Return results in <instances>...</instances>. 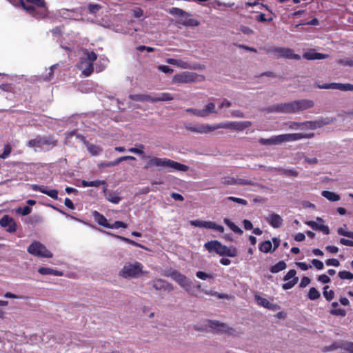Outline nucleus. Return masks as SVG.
<instances>
[{
    "label": "nucleus",
    "mask_w": 353,
    "mask_h": 353,
    "mask_svg": "<svg viewBox=\"0 0 353 353\" xmlns=\"http://www.w3.org/2000/svg\"><path fill=\"white\" fill-rule=\"evenodd\" d=\"M21 6L29 14L37 19L43 18L46 16V12H39L34 6H27L23 0H20Z\"/></svg>",
    "instance_id": "nucleus-15"
},
{
    "label": "nucleus",
    "mask_w": 353,
    "mask_h": 353,
    "mask_svg": "<svg viewBox=\"0 0 353 353\" xmlns=\"http://www.w3.org/2000/svg\"><path fill=\"white\" fill-rule=\"evenodd\" d=\"M224 185H236V179L234 177L227 176L225 177L222 181Z\"/></svg>",
    "instance_id": "nucleus-64"
},
{
    "label": "nucleus",
    "mask_w": 353,
    "mask_h": 353,
    "mask_svg": "<svg viewBox=\"0 0 353 353\" xmlns=\"http://www.w3.org/2000/svg\"><path fill=\"white\" fill-rule=\"evenodd\" d=\"M181 23L185 26H197L199 25V21L195 19L185 17V19Z\"/></svg>",
    "instance_id": "nucleus-43"
},
{
    "label": "nucleus",
    "mask_w": 353,
    "mask_h": 353,
    "mask_svg": "<svg viewBox=\"0 0 353 353\" xmlns=\"http://www.w3.org/2000/svg\"><path fill=\"white\" fill-rule=\"evenodd\" d=\"M126 160L134 161V160H136V158L132 156H124V157H119V158L115 159L114 161H112V163L110 164L115 166V165H117L121 162H122L123 161H126Z\"/></svg>",
    "instance_id": "nucleus-50"
},
{
    "label": "nucleus",
    "mask_w": 353,
    "mask_h": 353,
    "mask_svg": "<svg viewBox=\"0 0 353 353\" xmlns=\"http://www.w3.org/2000/svg\"><path fill=\"white\" fill-rule=\"evenodd\" d=\"M316 86L320 89H334L341 91H353V84L349 83H330L322 85L318 84Z\"/></svg>",
    "instance_id": "nucleus-10"
},
{
    "label": "nucleus",
    "mask_w": 353,
    "mask_h": 353,
    "mask_svg": "<svg viewBox=\"0 0 353 353\" xmlns=\"http://www.w3.org/2000/svg\"><path fill=\"white\" fill-rule=\"evenodd\" d=\"M294 103L296 112L311 108L314 105L313 101L309 99L296 100Z\"/></svg>",
    "instance_id": "nucleus-20"
},
{
    "label": "nucleus",
    "mask_w": 353,
    "mask_h": 353,
    "mask_svg": "<svg viewBox=\"0 0 353 353\" xmlns=\"http://www.w3.org/2000/svg\"><path fill=\"white\" fill-rule=\"evenodd\" d=\"M196 74L190 72H183L173 77V82L180 83H188L196 81Z\"/></svg>",
    "instance_id": "nucleus-9"
},
{
    "label": "nucleus",
    "mask_w": 353,
    "mask_h": 353,
    "mask_svg": "<svg viewBox=\"0 0 353 353\" xmlns=\"http://www.w3.org/2000/svg\"><path fill=\"white\" fill-rule=\"evenodd\" d=\"M79 68L82 71L84 76H90L94 71V66L92 63L85 61V59H81Z\"/></svg>",
    "instance_id": "nucleus-18"
},
{
    "label": "nucleus",
    "mask_w": 353,
    "mask_h": 353,
    "mask_svg": "<svg viewBox=\"0 0 353 353\" xmlns=\"http://www.w3.org/2000/svg\"><path fill=\"white\" fill-rule=\"evenodd\" d=\"M105 198L108 201L114 204L119 203L121 200V198L113 192L105 193Z\"/></svg>",
    "instance_id": "nucleus-40"
},
{
    "label": "nucleus",
    "mask_w": 353,
    "mask_h": 353,
    "mask_svg": "<svg viewBox=\"0 0 353 353\" xmlns=\"http://www.w3.org/2000/svg\"><path fill=\"white\" fill-rule=\"evenodd\" d=\"M152 167L170 168L176 170L186 172L189 167L167 158L152 157L145 164L144 168Z\"/></svg>",
    "instance_id": "nucleus-1"
},
{
    "label": "nucleus",
    "mask_w": 353,
    "mask_h": 353,
    "mask_svg": "<svg viewBox=\"0 0 353 353\" xmlns=\"http://www.w3.org/2000/svg\"><path fill=\"white\" fill-rule=\"evenodd\" d=\"M163 275L167 277H171L186 292L190 293L192 282L186 276L175 270H167L164 272Z\"/></svg>",
    "instance_id": "nucleus-5"
},
{
    "label": "nucleus",
    "mask_w": 353,
    "mask_h": 353,
    "mask_svg": "<svg viewBox=\"0 0 353 353\" xmlns=\"http://www.w3.org/2000/svg\"><path fill=\"white\" fill-rule=\"evenodd\" d=\"M101 9V6L99 4L90 3L88 5V10L90 14H96Z\"/></svg>",
    "instance_id": "nucleus-58"
},
{
    "label": "nucleus",
    "mask_w": 353,
    "mask_h": 353,
    "mask_svg": "<svg viewBox=\"0 0 353 353\" xmlns=\"http://www.w3.org/2000/svg\"><path fill=\"white\" fill-rule=\"evenodd\" d=\"M335 121H336L335 118H330V117L320 118L318 120L314 121L315 129L320 128L324 125L332 123Z\"/></svg>",
    "instance_id": "nucleus-29"
},
{
    "label": "nucleus",
    "mask_w": 353,
    "mask_h": 353,
    "mask_svg": "<svg viewBox=\"0 0 353 353\" xmlns=\"http://www.w3.org/2000/svg\"><path fill=\"white\" fill-rule=\"evenodd\" d=\"M109 226L108 229L126 228L128 227L126 223L121 221H116L113 224H109Z\"/></svg>",
    "instance_id": "nucleus-56"
},
{
    "label": "nucleus",
    "mask_w": 353,
    "mask_h": 353,
    "mask_svg": "<svg viewBox=\"0 0 353 353\" xmlns=\"http://www.w3.org/2000/svg\"><path fill=\"white\" fill-rule=\"evenodd\" d=\"M57 144V140L52 136L41 137L38 136L33 139H30L28 141L27 145L30 148H40L41 150H49L52 148L55 147Z\"/></svg>",
    "instance_id": "nucleus-3"
},
{
    "label": "nucleus",
    "mask_w": 353,
    "mask_h": 353,
    "mask_svg": "<svg viewBox=\"0 0 353 353\" xmlns=\"http://www.w3.org/2000/svg\"><path fill=\"white\" fill-rule=\"evenodd\" d=\"M272 244L270 241H263L259 245V250L261 252H265V253H268V252H273L272 250Z\"/></svg>",
    "instance_id": "nucleus-41"
},
{
    "label": "nucleus",
    "mask_w": 353,
    "mask_h": 353,
    "mask_svg": "<svg viewBox=\"0 0 353 353\" xmlns=\"http://www.w3.org/2000/svg\"><path fill=\"white\" fill-rule=\"evenodd\" d=\"M170 13L176 15L180 17H190V14H188L185 11H183L182 9H180L179 8H172L170 10Z\"/></svg>",
    "instance_id": "nucleus-44"
},
{
    "label": "nucleus",
    "mask_w": 353,
    "mask_h": 353,
    "mask_svg": "<svg viewBox=\"0 0 353 353\" xmlns=\"http://www.w3.org/2000/svg\"><path fill=\"white\" fill-rule=\"evenodd\" d=\"M339 347L349 353H353V342L343 343Z\"/></svg>",
    "instance_id": "nucleus-53"
},
{
    "label": "nucleus",
    "mask_w": 353,
    "mask_h": 353,
    "mask_svg": "<svg viewBox=\"0 0 353 353\" xmlns=\"http://www.w3.org/2000/svg\"><path fill=\"white\" fill-rule=\"evenodd\" d=\"M296 272L292 269L288 272L283 277L284 281H289L288 282L283 284L282 288L283 290H289L292 288L298 282L299 278L296 276Z\"/></svg>",
    "instance_id": "nucleus-12"
},
{
    "label": "nucleus",
    "mask_w": 353,
    "mask_h": 353,
    "mask_svg": "<svg viewBox=\"0 0 353 353\" xmlns=\"http://www.w3.org/2000/svg\"><path fill=\"white\" fill-rule=\"evenodd\" d=\"M93 217L94 219V221L101 226H103L105 228H108L109 224L108 223L107 219L103 216L102 214L97 211H94L92 212Z\"/></svg>",
    "instance_id": "nucleus-25"
},
{
    "label": "nucleus",
    "mask_w": 353,
    "mask_h": 353,
    "mask_svg": "<svg viewBox=\"0 0 353 353\" xmlns=\"http://www.w3.org/2000/svg\"><path fill=\"white\" fill-rule=\"evenodd\" d=\"M202 111L204 112L203 117H208L209 114L212 113H217L216 111L215 104L213 103H209L205 105V108L202 109Z\"/></svg>",
    "instance_id": "nucleus-39"
},
{
    "label": "nucleus",
    "mask_w": 353,
    "mask_h": 353,
    "mask_svg": "<svg viewBox=\"0 0 353 353\" xmlns=\"http://www.w3.org/2000/svg\"><path fill=\"white\" fill-rule=\"evenodd\" d=\"M228 200L229 201H232L234 202H236L237 203H239V204H241V205H246L248 204V201L243 199H241V198H237V197H234V196H228L227 198Z\"/></svg>",
    "instance_id": "nucleus-63"
},
{
    "label": "nucleus",
    "mask_w": 353,
    "mask_h": 353,
    "mask_svg": "<svg viewBox=\"0 0 353 353\" xmlns=\"http://www.w3.org/2000/svg\"><path fill=\"white\" fill-rule=\"evenodd\" d=\"M295 105L296 103H294V101L288 103H279L270 106L268 108V111L270 112L283 114L296 113Z\"/></svg>",
    "instance_id": "nucleus-8"
},
{
    "label": "nucleus",
    "mask_w": 353,
    "mask_h": 353,
    "mask_svg": "<svg viewBox=\"0 0 353 353\" xmlns=\"http://www.w3.org/2000/svg\"><path fill=\"white\" fill-rule=\"evenodd\" d=\"M251 125H252V122L249 121H232L231 129L238 130V131H241Z\"/></svg>",
    "instance_id": "nucleus-26"
},
{
    "label": "nucleus",
    "mask_w": 353,
    "mask_h": 353,
    "mask_svg": "<svg viewBox=\"0 0 353 353\" xmlns=\"http://www.w3.org/2000/svg\"><path fill=\"white\" fill-rule=\"evenodd\" d=\"M329 57L327 54L316 52L314 50H311L305 52L303 57L307 60H321L327 59Z\"/></svg>",
    "instance_id": "nucleus-21"
},
{
    "label": "nucleus",
    "mask_w": 353,
    "mask_h": 353,
    "mask_svg": "<svg viewBox=\"0 0 353 353\" xmlns=\"http://www.w3.org/2000/svg\"><path fill=\"white\" fill-rule=\"evenodd\" d=\"M154 98V103L159 101H168L174 99V97L169 92H163L153 96Z\"/></svg>",
    "instance_id": "nucleus-30"
},
{
    "label": "nucleus",
    "mask_w": 353,
    "mask_h": 353,
    "mask_svg": "<svg viewBox=\"0 0 353 353\" xmlns=\"http://www.w3.org/2000/svg\"><path fill=\"white\" fill-rule=\"evenodd\" d=\"M320 292L314 287L309 290L307 296L310 300H316L320 297Z\"/></svg>",
    "instance_id": "nucleus-47"
},
{
    "label": "nucleus",
    "mask_w": 353,
    "mask_h": 353,
    "mask_svg": "<svg viewBox=\"0 0 353 353\" xmlns=\"http://www.w3.org/2000/svg\"><path fill=\"white\" fill-rule=\"evenodd\" d=\"M103 181H83L82 185L84 187H99L101 184L103 183Z\"/></svg>",
    "instance_id": "nucleus-49"
},
{
    "label": "nucleus",
    "mask_w": 353,
    "mask_h": 353,
    "mask_svg": "<svg viewBox=\"0 0 353 353\" xmlns=\"http://www.w3.org/2000/svg\"><path fill=\"white\" fill-rule=\"evenodd\" d=\"M43 194L49 196L50 197L54 199H58V191L55 189L53 190H47L46 188H43Z\"/></svg>",
    "instance_id": "nucleus-48"
},
{
    "label": "nucleus",
    "mask_w": 353,
    "mask_h": 353,
    "mask_svg": "<svg viewBox=\"0 0 353 353\" xmlns=\"http://www.w3.org/2000/svg\"><path fill=\"white\" fill-rule=\"evenodd\" d=\"M258 141L263 145H279L282 143L280 134L272 136L269 139L260 138Z\"/></svg>",
    "instance_id": "nucleus-23"
},
{
    "label": "nucleus",
    "mask_w": 353,
    "mask_h": 353,
    "mask_svg": "<svg viewBox=\"0 0 353 353\" xmlns=\"http://www.w3.org/2000/svg\"><path fill=\"white\" fill-rule=\"evenodd\" d=\"M236 184L241 185H255L256 183L252 181V180L245 179H236Z\"/></svg>",
    "instance_id": "nucleus-51"
},
{
    "label": "nucleus",
    "mask_w": 353,
    "mask_h": 353,
    "mask_svg": "<svg viewBox=\"0 0 353 353\" xmlns=\"http://www.w3.org/2000/svg\"><path fill=\"white\" fill-rule=\"evenodd\" d=\"M232 126V121H226V122H222L219 123L214 125H209V132H211L212 131H214L217 129L220 128H224V129H231Z\"/></svg>",
    "instance_id": "nucleus-32"
},
{
    "label": "nucleus",
    "mask_w": 353,
    "mask_h": 353,
    "mask_svg": "<svg viewBox=\"0 0 353 353\" xmlns=\"http://www.w3.org/2000/svg\"><path fill=\"white\" fill-rule=\"evenodd\" d=\"M86 146L88 152L92 156L99 155L103 151L102 148L100 146L94 144L88 143Z\"/></svg>",
    "instance_id": "nucleus-36"
},
{
    "label": "nucleus",
    "mask_w": 353,
    "mask_h": 353,
    "mask_svg": "<svg viewBox=\"0 0 353 353\" xmlns=\"http://www.w3.org/2000/svg\"><path fill=\"white\" fill-rule=\"evenodd\" d=\"M0 225L2 228H6V231L10 233H13L17 230V224L12 217H10L8 215H4L0 219Z\"/></svg>",
    "instance_id": "nucleus-13"
},
{
    "label": "nucleus",
    "mask_w": 353,
    "mask_h": 353,
    "mask_svg": "<svg viewBox=\"0 0 353 353\" xmlns=\"http://www.w3.org/2000/svg\"><path fill=\"white\" fill-rule=\"evenodd\" d=\"M152 287L156 290H163V291L171 292L174 290L172 285L170 283H169L163 279H155L152 281Z\"/></svg>",
    "instance_id": "nucleus-14"
},
{
    "label": "nucleus",
    "mask_w": 353,
    "mask_h": 353,
    "mask_svg": "<svg viewBox=\"0 0 353 353\" xmlns=\"http://www.w3.org/2000/svg\"><path fill=\"white\" fill-rule=\"evenodd\" d=\"M12 148L9 144H6L4 145L3 152L1 154H0V159H6L10 154L11 153Z\"/></svg>",
    "instance_id": "nucleus-57"
},
{
    "label": "nucleus",
    "mask_w": 353,
    "mask_h": 353,
    "mask_svg": "<svg viewBox=\"0 0 353 353\" xmlns=\"http://www.w3.org/2000/svg\"><path fill=\"white\" fill-rule=\"evenodd\" d=\"M38 272L42 275L52 274L54 276H63V272L62 271L54 270L50 268L41 267L38 269Z\"/></svg>",
    "instance_id": "nucleus-28"
},
{
    "label": "nucleus",
    "mask_w": 353,
    "mask_h": 353,
    "mask_svg": "<svg viewBox=\"0 0 353 353\" xmlns=\"http://www.w3.org/2000/svg\"><path fill=\"white\" fill-rule=\"evenodd\" d=\"M283 175L288 177H296L299 175V172L294 168H285Z\"/></svg>",
    "instance_id": "nucleus-54"
},
{
    "label": "nucleus",
    "mask_w": 353,
    "mask_h": 353,
    "mask_svg": "<svg viewBox=\"0 0 353 353\" xmlns=\"http://www.w3.org/2000/svg\"><path fill=\"white\" fill-rule=\"evenodd\" d=\"M336 63L343 67H353V56L339 59L336 61Z\"/></svg>",
    "instance_id": "nucleus-37"
},
{
    "label": "nucleus",
    "mask_w": 353,
    "mask_h": 353,
    "mask_svg": "<svg viewBox=\"0 0 353 353\" xmlns=\"http://www.w3.org/2000/svg\"><path fill=\"white\" fill-rule=\"evenodd\" d=\"M208 325L215 332H221L231 334L234 330L232 327H228L225 323H220L218 321H208Z\"/></svg>",
    "instance_id": "nucleus-11"
},
{
    "label": "nucleus",
    "mask_w": 353,
    "mask_h": 353,
    "mask_svg": "<svg viewBox=\"0 0 353 353\" xmlns=\"http://www.w3.org/2000/svg\"><path fill=\"white\" fill-rule=\"evenodd\" d=\"M286 263L283 261L278 262L276 264L271 266L270 270L272 273H278L286 268Z\"/></svg>",
    "instance_id": "nucleus-38"
},
{
    "label": "nucleus",
    "mask_w": 353,
    "mask_h": 353,
    "mask_svg": "<svg viewBox=\"0 0 353 353\" xmlns=\"http://www.w3.org/2000/svg\"><path fill=\"white\" fill-rule=\"evenodd\" d=\"M143 265L140 262L127 263L119 272V276L124 279L139 278L143 274Z\"/></svg>",
    "instance_id": "nucleus-4"
},
{
    "label": "nucleus",
    "mask_w": 353,
    "mask_h": 353,
    "mask_svg": "<svg viewBox=\"0 0 353 353\" xmlns=\"http://www.w3.org/2000/svg\"><path fill=\"white\" fill-rule=\"evenodd\" d=\"M223 222L225 225H227L230 229L231 230H232L234 233L236 234H243V230L239 228L236 225H235L232 221H230L229 219L228 218H225L223 219Z\"/></svg>",
    "instance_id": "nucleus-33"
},
{
    "label": "nucleus",
    "mask_w": 353,
    "mask_h": 353,
    "mask_svg": "<svg viewBox=\"0 0 353 353\" xmlns=\"http://www.w3.org/2000/svg\"><path fill=\"white\" fill-rule=\"evenodd\" d=\"M196 276L201 280H206L208 279H213L214 278V274H208L202 271H198L196 273Z\"/></svg>",
    "instance_id": "nucleus-55"
},
{
    "label": "nucleus",
    "mask_w": 353,
    "mask_h": 353,
    "mask_svg": "<svg viewBox=\"0 0 353 353\" xmlns=\"http://www.w3.org/2000/svg\"><path fill=\"white\" fill-rule=\"evenodd\" d=\"M115 236L117 238L121 239V241H124L126 243H128V244H130L132 245H134V246H136V247H139V248H143V249H146L145 247H144L141 244L134 241V240H132L130 239H128V238H126V237H123V236H119V235H116Z\"/></svg>",
    "instance_id": "nucleus-42"
},
{
    "label": "nucleus",
    "mask_w": 353,
    "mask_h": 353,
    "mask_svg": "<svg viewBox=\"0 0 353 353\" xmlns=\"http://www.w3.org/2000/svg\"><path fill=\"white\" fill-rule=\"evenodd\" d=\"M255 299L256 300L259 305L263 306L265 308L270 307L271 303H270V301L268 299H266L259 295H255Z\"/></svg>",
    "instance_id": "nucleus-45"
},
{
    "label": "nucleus",
    "mask_w": 353,
    "mask_h": 353,
    "mask_svg": "<svg viewBox=\"0 0 353 353\" xmlns=\"http://www.w3.org/2000/svg\"><path fill=\"white\" fill-rule=\"evenodd\" d=\"M338 276L341 279H353V274L348 271H340L338 273Z\"/></svg>",
    "instance_id": "nucleus-52"
},
{
    "label": "nucleus",
    "mask_w": 353,
    "mask_h": 353,
    "mask_svg": "<svg viewBox=\"0 0 353 353\" xmlns=\"http://www.w3.org/2000/svg\"><path fill=\"white\" fill-rule=\"evenodd\" d=\"M221 243L219 241L213 240L205 243L204 247L210 253L214 252L217 254Z\"/></svg>",
    "instance_id": "nucleus-27"
},
{
    "label": "nucleus",
    "mask_w": 353,
    "mask_h": 353,
    "mask_svg": "<svg viewBox=\"0 0 353 353\" xmlns=\"http://www.w3.org/2000/svg\"><path fill=\"white\" fill-rule=\"evenodd\" d=\"M266 54H272L276 59H301V56L295 54L294 50L289 48L281 47H263L262 48Z\"/></svg>",
    "instance_id": "nucleus-2"
},
{
    "label": "nucleus",
    "mask_w": 353,
    "mask_h": 353,
    "mask_svg": "<svg viewBox=\"0 0 353 353\" xmlns=\"http://www.w3.org/2000/svg\"><path fill=\"white\" fill-rule=\"evenodd\" d=\"M31 208L29 206H25L23 208H19L17 209V212L21 214L23 216L28 215L31 212Z\"/></svg>",
    "instance_id": "nucleus-60"
},
{
    "label": "nucleus",
    "mask_w": 353,
    "mask_h": 353,
    "mask_svg": "<svg viewBox=\"0 0 353 353\" xmlns=\"http://www.w3.org/2000/svg\"><path fill=\"white\" fill-rule=\"evenodd\" d=\"M83 53L85 57H82L81 59H85V61H89V63H93L97 59V54L93 51H88V50H83Z\"/></svg>",
    "instance_id": "nucleus-35"
},
{
    "label": "nucleus",
    "mask_w": 353,
    "mask_h": 353,
    "mask_svg": "<svg viewBox=\"0 0 353 353\" xmlns=\"http://www.w3.org/2000/svg\"><path fill=\"white\" fill-rule=\"evenodd\" d=\"M187 112H191L194 115L199 117H203V111L202 110L194 109V108H188L186 110Z\"/></svg>",
    "instance_id": "nucleus-62"
},
{
    "label": "nucleus",
    "mask_w": 353,
    "mask_h": 353,
    "mask_svg": "<svg viewBox=\"0 0 353 353\" xmlns=\"http://www.w3.org/2000/svg\"><path fill=\"white\" fill-rule=\"evenodd\" d=\"M321 194L323 197L330 201H337L340 199L339 195L333 192L323 190Z\"/></svg>",
    "instance_id": "nucleus-34"
},
{
    "label": "nucleus",
    "mask_w": 353,
    "mask_h": 353,
    "mask_svg": "<svg viewBox=\"0 0 353 353\" xmlns=\"http://www.w3.org/2000/svg\"><path fill=\"white\" fill-rule=\"evenodd\" d=\"M217 254L220 256L234 257L237 255V250L235 247L228 248V246L221 243Z\"/></svg>",
    "instance_id": "nucleus-19"
},
{
    "label": "nucleus",
    "mask_w": 353,
    "mask_h": 353,
    "mask_svg": "<svg viewBox=\"0 0 353 353\" xmlns=\"http://www.w3.org/2000/svg\"><path fill=\"white\" fill-rule=\"evenodd\" d=\"M281 143L295 141L303 139V133H292L280 134Z\"/></svg>",
    "instance_id": "nucleus-24"
},
{
    "label": "nucleus",
    "mask_w": 353,
    "mask_h": 353,
    "mask_svg": "<svg viewBox=\"0 0 353 353\" xmlns=\"http://www.w3.org/2000/svg\"><path fill=\"white\" fill-rule=\"evenodd\" d=\"M330 314L335 316H345L346 315V312L342 308L332 309L330 311Z\"/></svg>",
    "instance_id": "nucleus-61"
},
{
    "label": "nucleus",
    "mask_w": 353,
    "mask_h": 353,
    "mask_svg": "<svg viewBox=\"0 0 353 353\" xmlns=\"http://www.w3.org/2000/svg\"><path fill=\"white\" fill-rule=\"evenodd\" d=\"M28 252L35 256L52 258L53 254L46 247L39 241H33L28 248Z\"/></svg>",
    "instance_id": "nucleus-6"
},
{
    "label": "nucleus",
    "mask_w": 353,
    "mask_h": 353,
    "mask_svg": "<svg viewBox=\"0 0 353 353\" xmlns=\"http://www.w3.org/2000/svg\"><path fill=\"white\" fill-rule=\"evenodd\" d=\"M328 288V285L323 288V294L327 301H330L334 297V292L332 290H327Z\"/></svg>",
    "instance_id": "nucleus-46"
},
{
    "label": "nucleus",
    "mask_w": 353,
    "mask_h": 353,
    "mask_svg": "<svg viewBox=\"0 0 353 353\" xmlns=\"http://www.w3.org/2000/svg\"><path fill=\"white\" fill-rule=\"evenodd\" d=\"M144 145L143 144H139L138 145V148H131L129 149V152L132 153H136L138 154H143L144 153L143 152Z\"/></svg>",
    "instance_id": "nucleus-59"
},
{
    "label": "nucleus",
    "mask_w": 353,
    "mask_h": 353,
    "mask_svg": "<svg viewBox=\"0 0 353 353\" xmlns=\"http://www.w3.org/2000/svg\"><path fill=\"white\" fill-rule=\"evenodd\" d=\"M190 224L194 227L210 229L220 233H223L225 231L223 225L210 221L192 220L190 221Z\"/></svg>",
    "instance_id": "nucleus-7"
},
{
    "label": "nucleus",
    "mask_w": 353,
    "mask_h": 353,
    "mask_svg": "<svg viewBox=\"0 0 353 353\" xmlns=\"http://www.w3.org/2000/svg\"><path fill=\"white\" fill-rule=\"evenodd\" d=\"M132 99L135 101H150L151 103H154V98L153 96L150 94H135L132 97Z\"/></svg>",
    "instance_id": "nucleus-31"
},
{
    "label": "nucleus",
    "mask_w": 353,
    "mask_h": 353,
    "mask_svg": "<svg viewBox=\"0 0 353 353\" xmlns=\"http://www.w3.org/2000/svg\"><path fill=\"white\" fill-rule=\"evenodd\" d=\"M165 62L168 64L176 65L179 68H181L182 69H190L192 68V66L190 63L188 62L182 60V59H177L174 58H168L165 60Z\"/></svg>",
    "instance_id": "nucleus-22"
},
{
    "label": "nucleus",
    "mask_w": 353,
    "mask_h": 353,
    "mask_svg": "<svg viewBox=\"0 0 353 353\" xmlns=\"http://www.w3.org/2000/svg\"><path fill=\"white\" fill-rule=\"evenodd\" d=\"M185 129L193 132L199 134L209 133V124H198L192 125V124H185Z\"/></svg>",
    "instance_id": "nucleus-17"
},
{
    "label": "nucleus",
    "mask_w": 353,
    "mask_h": 353,
    "mask_svg": "<svg viewBox=\"0 0 353 353\" xmlns=\"http://www.w3.org/2000/svg\"><path fill=\"white\" fill-rule=\"evenodd\" d=\"M266 221L274 228H279L283 224L282 217L276 213H271L268 217L265 218Z\"/></svg>",
    "instance_id": "nucleus-16"
}]
</instances>
